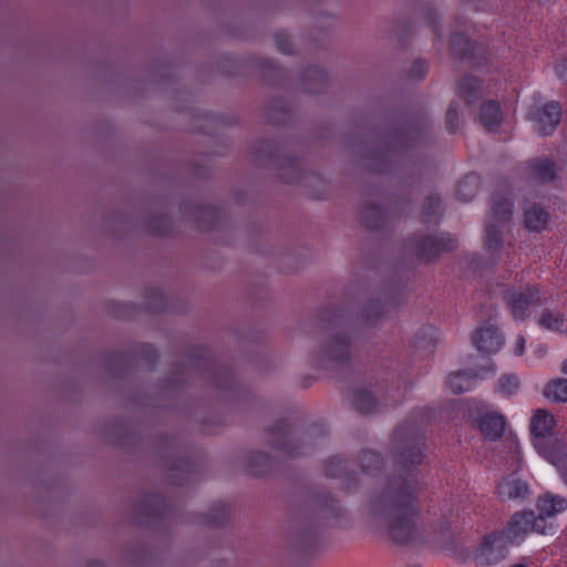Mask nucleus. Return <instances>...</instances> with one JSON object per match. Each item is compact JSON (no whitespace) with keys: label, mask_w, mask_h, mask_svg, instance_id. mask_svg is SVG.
<instances>
[{"label":"nucleus","mask_w":567,"mask_h":567,"mask_svg":"<svg viewBox=\"0 0 567 567\" xmlns=\"http://www.w3.org/2000/svg\"><path fill=\"white\" fill-rule=\"evenodd\" d=\"M422 436L411 426H399L393 434L394 473L369 497L370 515L386 527L398 544L416 539L419 527V481L414 467L423 461Z\"/></svg>","instance_id":"f257e3e1"},{"label":"nucleus","mask_w":567,"mask_h":567,"mask_svg":"<svg viewBox=\"0 0 567 567\" xmlns=\"http://www.w3.org/2000/svg\"><path fill=\"white\" fill-rule=\"evenodd\" d=\"M254 162L257 166L271 165L276 176L286 184L301 183L313 190L315 197H320L324 189V179L316 173L305 174L300 163L286 154L280 147L269 141H258L252 147Z\"/></svg>","instance_id":"f03ea898"},{"label":"nucleus","mask_w":567,"mask_h":567,"mask_svg":"<svg viewBox=\"0 0 567 567\" xmlns=\"http://www.w3.org/2000/svg\"><path fill=\"white\" fill-rule=\"evenodd\" d=\"M353 357L350 327L341 320L327 324L312 351V362L322 369H336L349 363Z\"/></svg>","instance_id":"7ed1b4c3"},{"label":"nucleus","mask_w":567,"mask_h":567,"mask_svg":"<svg viewBox=\"0 0 567 567\" xmlns=\"http://www.w3.org/2000/svg\"><path fill=\"white\" fill-rule=\"evenodd\" d=\"M553 525L543 517H536L534 511H517L509 517L502 532L512 545H519L532 533L546 535L553 533Z\"/></svg>","instance_id":"20e7f679"},{"label":"nucleus","mask_w":567,"mask_h":567,"mask_svg":"<svg viewBox=\"0 0 567 567\" xmlns=\"http://www.w3.org/2000/svg\"><path fill=\"white\" fill-rule=\"evenodd\" d=\"M268 435L269 444L274 449L281 451L287 456H298L305 453L302 447L306 444H313L318 439H322L323 431L315 429L297 439L289 432L288 424L280 421L269 430Z\"/></svg>","instance_id":"39448f33"},{"label":"nucleus","mask_w":567,"mask_h":567,"mask_svg":"<svg viewBox=\"0 0 567 567\" xmlns=\"http://www.w3.org/2000/svg\"><path fill=\"white\" fill-rule=\"evenodd\" d=\"M504 301L516 321H524L532 310L544 305V298L537 285L508 289L504 293Z\"/></svg>","instance_id":"423d86ee"},{"label":"nucleus","mask_w":567,"mask_h":567,"mask_svg":"<svg viewBox=\"0 0 567 567\" xmlns=\"http://www.w3.org/2000/svg\"><path fill=\"white\" fill-rule=\"evenodd\" d=\"M425 135L422 130L414 126L403 127L391 134L386 140V148L382 153L373 154L369 159L372 162L370 168L384 171L385 166L374 163L389 157L392 153H402L408 148L421 144Z\"/></svg>","instance_id":"0eeeda50"},{"label":"nucleus","mask_w":567,"mask_h":567,"mask_svg":"<svg viewBox=\"0 0 567 567\" xmlns=\"http://www.w3.org/2000/svg\"><path fill=\"white\" fill-rule=\"evenodd\" d=\"M511 545L509 539L502 530L485 535L475 554L476 564L491 566L501 563L506 558Z\"/></svg>","instance_id":"6e6552de"},{"label":"nucleus","mask_w":567,"mask_h":567,"mask_svg":"<svg viewBox=\"0 0 567 567\" xmlns=\"http://www.w3.org/2000/svg\"><path fill=\"white\" fill-rule=\"evenodd\" d=\"M413 248L421 260L430 261L443 251L454 250L456 248V240L449 234L425 236L415 239Z\"/></svg>","instance_id":"1a4fd4ad"},{"label":"nucleus","mask_w":567,"mask_h":567,"mask_svg":"<svg viewBox=\"0 0 567 567\" xmlns=\"http://www.w3.org/2000/svg\"><path fill=\"white\" fill-rule=\"evenodd\" d=\"M527 117L534 123V130L539 135H551L560 122V106L557 102L551 101L542 107L532 109Z\"/></svg>","instance_id":"9d476101"},{"label":"nucleus","mask_w":567,"mask_h":567,"mask_svg":"<svg viewBox=\"0 0 567 567\" xmlns=\"http://www.w3.org/2000/svg\"><path fill=\"white\" fill-rule=\"evenodd\" d=\"M555 421L554 416L546 410H537L530 420V433L535 439L536 449L543 454V449H553L556 439L546 440L551 433Z\"/></svg>","instance_id":"9b49d317"},{"label":"nucleus","mask_w":567,"mask_h":567,"mask_svg":"<svg viewBox=\"0 0 567 567\" xmlns=\"http://www.w3.org/2000/svg\"><path fill=\"white\" fill-rule=\"evenodd\" d=\"M484 47L473 43L467 37L455 33L451 37L450 53L453 59H470L478 64L483 62Z\"/></svg>","instance_id":"f8f14e48"},{"label":"nucleus","mask_w":567,"mask_h":567,"mask_svg":"<svg viewBox=\"0 0 567 567\" xmlns=\"http://www.w3.org/2000/svg\"><path fill=\"white\" fill-rule=\"evenodd\" d=\"M498 496L503 501H525L528 498L530 491L527 482L509 475L502 480L497 486Z\"/></svg>","instance_id":"ddd939ff"},{"label":"nucleus","mask_w":567,"mask_h":567,"mask_svg":"<svg viewBox=\"0 0 567 567\" xmlns=\"http://www.w3.org/2000/svg\"><path fill=\"white\" fill-rule=\"evenodd\" d=\"M472 340L477 350L486 353L497 352L504 343L503 336L493 326L480 328Z\"/></svg>","instance_id":"4468645a"},{"label":"nucleus","mask_w":567,"mask_h":567,"mask_svg":"<svg viewBox=\"0 0 567 567\" xmlns=\"http://www.w3.org/2000/svg\"><path fill=\"white\" fill-rule=\"evenodd\" d=\"M527 175L539 183H549L556 178V164L547 157H537L527 162Z\"/></svg>","instance_id":"2eb2a0df"},{"label":"nucleus","mask_w":567,"mask_h":567,"mask_svg":"<svg viewBox=\"0 0 567 567\" xmlns=\"http://www.w3.org/2000/svg\"><path fill=\"white\" fill-rule=\"evenodd\" d=\"M299 86L302 91L315 94L322 92L327 86V78L318 66L307 68L300 75Z\"/></svg>","instance_id":"dca6fc26"},{"label":"nucleus","mask_w":567,"mask_h":567,"mask_svg":"<svg viewBox=\"0 0 567 567\" xmlns=\"http://www.w3.org/2000/svg\"><path fill=\"white\" fill-rule=\"evenodd\" d=\"M324 474L331 478L343 480L347 489L351 491L357 486V478L347 471L346 462L338 456L330 457L324 464Z\"/></svg>","instance_id":"f3484780"},{"label":"nucleus","mask_w":567,"mask_h":567,"mask_svg":"<svg viewBox=\"0 0 567 567\" xmlns=\"http://www.w3.org/2000/svg\"><path fill=\"white\" fill-rule=\"evenodd\" d=\"M536 506L539 512L536 517H543L546 519L547 517H553L566 511L567 499L560 495L547 493L538 497Z\"/></svg>","instance_id":"a211bd4d"},{"label":"nucleus","mask_w":567,"mask_h":567,"mask_svg":"<svg viewBox=\"0 0 567 567\" xmlns=\"http://www.w3.org/2000/svg\"><path fill=\"white\" fill-rule=\"evenodd\" d=\"M543 455L555 465L563 483L567 486V445L555 441L553 449H543Z\"/></svg>","instance_id":"6ab92c4d"},{"label":"nucleus","mask_w":567,"mask_h":567,"mask_svg":"<svg viewBox=\"0 0 567 567\" xmlns=\"http://www.w3.org/2000/svg\"><path fill=\"white\" fill-rule=\"evenodd\" d=\"M478 427L486 439L496 441L504 433L505 420L497 413H487L480 419Z\"/></svg>","instance_id":"aec40b11"},{"label":"nucleus","mask_w":567,"mask_h":567,"mask_svg":"<svg viewBox=\"0 0 567 567\" xmlns=\"http://www.w3.org/2000/svg\"><path fill=\"white\" fill-rule=\"evenodd\" d=\"M341 516V508L338 503L331 498L326 497L321 501L316 509L315 517L319 526H332Z\"/></svg>","instance_id":"412c9836"},{"label":"nucleus","mask_w":567,"mask_h":567,"mask_svg":"<svg viewBox=\"0 0 567 567\" xmlns=\"http://www.w3.org/2000/svg\"><path fill=\"white\" fill-rule=\"evenodd\" d=\"M513 213V204L511 200L493 195L492 207L488 221H494L496 225L504 226L509 221Z\"/></svg>","instance_id":"4be33fe9"},{"label":"nucleus","mask_w":567,"mask_h":567,"mask_svg":"<svg viewBox=\"0 0 567 567\" xmlns=\"http://www.w3.org/2000/svg\"><path fill=\"white\" fill-rule=\"evenodd\" d=\"M504 226L496 225L494 221H487L485 226L484 248L494 259L503 248Z\"/></svg>","instance_id":"5701e85b"},{"label":"nucleus","mask_w":567,"mask_h":567,"mask_svg":"<svg viewBox=\"0 0 567 567\" xmlns=\"http://www.w3.org/2000/svg\"><path fill=\"white\" fill-rule=\"evenodd\" d=\"M481 86V81L477 78L466 75L458 82V93L467 105H473L482 96Z\"/></svg>","instance_id":"b1692460"},{"label":"nucleus","mask_w":567,"mask_h":567,"mask_svg":"<svg viewBox=\"0 0 567 567\" xmlns=\"http://www.w3.org/2000/svg\"><path fill=\"white\" fill-rule=\"evenodd\" d=\"M353 406L362 414L374 413L379 410V402L373 394L365 389H357L353 392Z\"/></svg>","instance_id":"393cba45"},{"label":"nucleus","mask_w":567,"mask_h":567,"mask_svg":"<svg viewBox=\"0 0 567 567\" xmlns=\"http://www.w3.org/2000/svg\"><path fill=\"white\" fill-rule=\"evenodd\" d=\"M480 122L487 130H494L501 124L499 105L495 101H487L481 105Z\"/></svg>","instance_id":"a878e982"},{"label":"nucleus","mask_w":567,"mask_h":567,"mask_svg":"<svg viewBox=\"0 0 567 567\" xmlns=\"http://www.w3.org/2000/svg\"><path fill=\"white\" fill-rule=\"evenodd\" d=\"M480 178L475 174H467L457 185L456 197L461 202H471L478 193Z\"/></svg>","instance_id":"bb28decb"},{"label":"nucleus","mask_w":567,"mask_h":567,"mask_svg":"<svg viewBox=\"0 0 567 567\" xmlns=\"http://www.w3.org/2000/svg\"><path fill=\"white\" fill-rule=\"evenodd\" d=\"M524 223L529 230H542L548 223V213L538 205L530 206L524 215Z\"/></svg>","instance_id":"cd10ccee"},{"label":"nucleus","mask_w":567,"mask_h":567,"mask_svg":"<svg viewBox=\"0 0 567 567\" xmlns=\"http://www.w3.org/2000/svg\"><path fill=\"white\" fill-rule=\"evenodd\" d=\"M361 219L368 228H379L383 224L384 212L379 205L368 203L362 207Z\"/></svg>","instance_id":"c85d7f7f"},{"label":"nucleus","mask_w":567,"mask_h":567,"mask_svg":"<svg viewBox=\"0 0 567 567\" xmlns=\"http://www.w3.org/2000/svg\"><path fill=\"white\" fill-rule=\"evenodd\" d=\"M246 467L251 474L261 475L270 470L271 461L264 452L255 451L248 454Z\"/></svg>","instance_id":"c756f323"},{"label":"nucleus","mask_w":567,"mask_h":567,"mask_svg":"<svg viewBox=\"0 0 567 567\" xmlns=\"http://www.w3.org/2000/svg\"><path fill=\"white\" fill-rule=\"evenodd\" d=\"M543 393L553 402H567V379L558 378L549 381Z\"/></svg>","instance_id":"7c9ffc66"},{"label":"nucleus","mask_w":567,"mask_h":567,"mask_svg":"<svg viewBox=\"0 0 567 567\" xmlns=\"http://www.w3.org/2000/svg\"><path fill=\"white\" fill-rule=\"evenodd\" d=\"M441 197L437 194H430L424 198L421 216L424 223L436 220L441 216Z\"/></svg>","instance_id":"2f4dec72"},{"label":"nucleus","mask_w":567,"mask_h":567,"mask_svg":"<svg viewBox=\"0 0 567 567\" xmlns=\"http://www.w3.org/2000/svg\"><path fill=\"white\" fill-rule=\"evenodd\" d=\"M384 313V306L378 300H372L362 308L360 321L365 326H373L379 322Z\"/></svg>","instance_id":"473e14b6"},{"label":"nucleus","mask_w":567,"mask_h":567,"mask_svg":"<svg viewBox=\"0 0 567 567\" xmlns=\"http://www.w3.org/2000/svg\"><path fill=\"white\" fill-rule=\"evenodd\" d=\"M360 465L364 473L374 475L382 468L383 460L380 454L365 451L360 455Z\"/></svg>","instance_id":"72a5a7b5"},{"label":"nucleus","mask_w":567,"mask_h":567,"mask_svg":"<svg viewBox=\"0 0 567 567\" xmlns=\"http://www.w3.org/2000/svg\"><path fill=\"white\" fill-rule=\"evenodd\" d=\"M447 385L454 393L468 391L472 386V375L467 372H456L447 378Z\"/></svg>","instance_id":"f704fd0d"},{"label":"nucleus","mask_w":567,"mask_h":567,"mask_svg":"<svg viewBox=\"0 0 567 567\" xmlns=\"http://www.w3.org/2000/svg\"><path fill=\"white\" fill-rule=\"evenodd\" d=\"M145 228L150 233L164 235L172 229V220L165 215H156L145 221Z\"/></svg>","instance_id":"c9c22d12"},{"label":"nucleus","mask_w":567,"mask_h":567,"mask_svg":"<svg viewBox=\"0 0 567 567\" xmlns=\"http://www.w3.org/2000/svg\"><path fill=\"white\" fill-rule=\"evenodd\" d=\"M563 316L559 312L545 310L538 318V324L551 331H558L563 327Z\"/></svg>","instance_id":"e433bc0d"},{"label":"nucleus","mask_w":567,"mask_h":567,"mask_svg":"<svg viewBox=\"0 0 567 567\" xmlns=\"http://www.w3.org/2000/svg\"><path fill=\"white\" fill-rule=\"evenodd\" d=\"M145 299V306L151 311H161L166 306V299L163 292L157 288L147 290Z\"/></svg>","instance_id":"4c0bfd02"},{"label":"nucleus","mask_w":567,"mask_h":567,"mask_svg":"<svg viewBox=\"0 0 567 567\" xmlns=\"http://www.w3.org/2000/svg\"><path fill=\"white\" fill-rule=\"evenodd\" d=\"M229 517V506L224 503L215 504L209 513L208 524L213 526L224 524Z\"/></svg>","instance_id":"58836bf2"},{"label":"nucleus","mask_w":567,"mask_h":567,"mask_svg":"<svg viewBox=\"0 0 567 567\" xmlns=\"http://www.w3.org/2000/svg\"><path fill=\"white\" fill-rule=\"evenodd\" d=\"M163 501L158 495H153L146 498L138 507V513L145 516H157L161 514V506Z\"/></svg>","instance_id":"ea45409f"},{"label":"nucleus","mask_w":567,"mask_h":567,"mask_svg":"<svg viewBox=\"0 0 567 567\" xmlns=\"http://www.w3.org/2000/svg\"><path fill=\"white\" fill-rule=\"evenodd\" d=\"M519 385L518 378L514 374H504L498 380V389L505 395L513 394Z\"/></svg>","instance_id":"a19ab883"},{"label":"nucleus","mask_w":567,"mask_h":567,"mask_svg":"<svg viewBox=\"0 0 567 567\" xmlns=\"http://www.w3.org/2000/svg\"><path fill=\"white\" fill-rule=\"evenodd\" d=\"M275 44L277 50L282 54L293 53V44L290 37L284 31H279L275 34Z\"/></svg>","instance_id":"79ce46f5"},{"label":"nucleus","mask_w":567,"mask_h":567,"mask_svg":"<svg viewBox=\"0 0 567 567\" xmlns=\"http://www.w3.org/2000/svg\"><path fill=\"white\" fill-rule=\"evenodd\" d=\"M446 127L453 133L458 127V104L451 102L445 114Z\"/></svg>","instance_id":"37998d69"},{"label":"nucleus","mask_w":567,"mask_h":567,"mask_svg":"<svg viewBox=\"0 0 567 567\" xmlns=\"http://www.w3.org/2000/svg\"><path fill=\"white\" fill-rule=\"evenodd\" d=\"M262 68H264V70H262L264 79L271 84L276 83L277 80L284 73V71L279 66L274 64L271 61H265V64Z\"/></svg>","instance_id":"c03bdc74"},{"label":"nucleus","mask_w":567,"mask_h":567,"mask_svg":"<svg viewBox=\"0 0 567 567\" xmlns=\"http://www.w3.org/2000/svg\"><path fill=\"white\" fill-rule=\"evenodd\" d=\"M426 73H427V64L423 60L414 61L409 71L410 78L415 79V80L423 79Z\"/></svg>","instance_id":"a18cd8bd"},{"label":"nucleus","mask_w":567,"mask_h":567,"mask_svg":"<svg viewBox=\"0 0 567 567\" xmlns=\"http://www.w3.org/2000/svg\"><path fill=\"white\" fill-rule=\"evenodd\" d=\"M277 112H284V105L281 101H274L267 111V117L272 123H280L282 121V117L280 114H277Z\"/></svg>","instance_id":"49530a36"},{"label":"nucleus","mask_w":567,"mask_h":567,"mask_svg":"<svg viewBox=\"0 0 567 567\" xmlns=\"http://www.w3.org/2000/svg\"><path fill=\"white\" fill-rule=\"evenodd\" d=\"M142 357L152 361L157 358V352L151 344H144L142 347Z\"/></svg>","instance_id":"de8ad7c7"},{"label":"nucleus","mask_w":567,"mask_h":567,"mask_svg":"<svg viewBox=\"0 0 567 567\" xmlns=\"http://www.w3.org/2000/svg\"><path fill=\"white\" fill-rule=\"evenodd\" d=\"M556 72L559 78L567 79V58L556 64Z\"/></svg>","instance_id":"09e8293b"},{"label":"nucleus","mask_w":567,"mask_h":567,"mask_svg":"<svg viewBox=\"0 0 567 567\" xmlns=\"http://www.w3.org/2000/svg\"><path fill=\"white\" fill-rule=\"evenodd\" d=\"M215 216H216V212L214 208L204 207L199 210L198 219H199V223H202V220H204L206 218H215Z\"/></svg>","instance_id":"8fccbe9b"},{"label":"nucleus","mask_w":567,"mask_h":567,"mask_svg":"<svg viewBox=\"0 0 567 567\" xmlns=\"http://www.w3.org/2000/svg\"><path fill=\"white\" fill-rule=\"evenodd\" d=\"M525 339L523 336H519L516 340V344L514 348V353L516 355H522L524 352Z\"/></svg>","instance_id":"3c124183"},{"label":"nucleus","mask_w":567,"mask_h":567,"mask_svg":"<svg viewBox=\"0 0 567 567\" xmlns=\"http://www.w3.org/2000/svg\"><path fill=\"white\" fill-rule=\"evenodd\" d=\"M175 374L176 375L172 380L173 383H175V384L183 383L186 380L185 371L184 370L177 371V372H175Z\"/></svg>","instance_id":"603ef678"},{"label":"nucleus","mask_w":567,"mask_h":567,"mask_svg":"<svg viewBox=\"0 0 567 567\" xmlns=\"http://www.w3.org/2000/svg\"><path fill=\"white\" fill-rule=\"evenodd\" d=\"M435 14H436V12L434 11V9H429V11L426 12L425 17L432 23V20H433Z\"/></svg>","instance_id":"864d4df0"},{"label":"nucleus","mask_w":567,"mask_h":567,"mask_svg":"<svg viewBox=\"0 0 567 567\" xmlns=\"http://www.w3.org/2000/svg\"><path fill=\"white\" fill-rule=\"evenodd\" d=\"M87 567H105V565L101 561H93L87 565Z\"/></svg>","instance_id":"5fc2aeb1"},{"label":"nucleus","mask_w":567,"mask_h":567,"mask_svg":"<svg viewBox=\"0 0 567 567\" xmlns=\"http://www.w3.org/2000/svg\"><path fill=\"white\" fill-rule=\"evenodd\" d=\"M423 332H424L425 334H431L432 332H434V329H433V328H431V327H429V328H425V329L423 330Z\"/></svg>","instance_id":"6e6d98bb"},{"label":"nucleus","mask_w":567,"mask_h":567,"mask_svg":"<svg viewBox=\"0 0 567 567\" xmlns=\"http://www.w3.org/2000/svg\"><path fill=\"white\" fill-rule=\"evenodd\" d=\"M561 372L567 374V360L561 365Z\"/></svg>","instance_id":"4d7b16f0"},{"label":"nucleus","mask_w":567,"mask_h":567,"mask_svg":"<svg viewBox=\"0 0 567 567\" xmlns=\"http://www.w3.org/2000/svg\"><path fill=\"white\" fill-rule=\"evenodd\" d=\"M136 522H137L138 524H146V522H144L142 518H136Z\"/></svg>","instance_id":"13d9d810"},{"label":"nucleus","mask_w":567,"mask_h":567,"mask_svg":"<svg viewBox=\"0 0 567 567\" xmlns=\"http://www.w3.org/2000/svg\"><path fill=\"white\" fill-rule=\"evenodd\" d=\"M511 567H527V566H525V565H523V564H516V565H513V566H511Z\"/></svg>","instance_id":"bf43d9fd"},{"label":"nucleus","mask_w":567,"mask_h":567,"mask_svg":"<svg viewBox=\"0 0 567 567\" xmlns=\"http://www.w3.org/2000/svg\"><path fill=\"white\" fill-rule=\"evenodd\" d=\"M175 470H178L177 467ZM182 472H185V464L183 463L182 467L179 468Z\"/></svg>","instance_id":"052dcab7"}]
</instances>
